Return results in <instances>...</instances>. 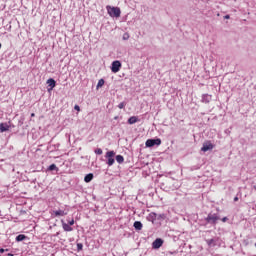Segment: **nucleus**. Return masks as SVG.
<instances>
[{
    "label": "nucleus",
    "mask_w": 256,
    "mask_h": 256,
    "mask_svg": "<svg viewBox=\"0 0 256 256\" xmlns=\"http://www.w3.org/2000/svg\"><path fill=\"white\" fill-rule=\"evenodd\" d=\"M106 9L110 17H121V9L119 7L107 6Z\"/></svg>",
    "instance_id": "1"
},
{
    "label": "nucleus",
    "mask_w": 256,
    "mask_h": 256,
    "mask_svg": "<svg viewBox=\"0 0 256 256\" xmlns=\"http://www.w3.org/2000/svg\"><path fill=\"white\" fill-rule=\"evenodd\" d=\"M113 157H115V151H108L105 155V158L108 159L107 165H109V167L115 163V158Z\"/></svg>",
    "instance_id": "2"
},
{
    "label": "nucleus",
    "mask_w": 256,
    "mask_h": 256,
    "mask_svg": "<svg viewBox=\"0 0 256 256\" xmlns=\"http://www.w3.org/2000/svg\"><path fill=\"white\" fill-rule=\"evenodd\" d=\"M215 145H213V143H211V141H206L203 143V147L201 148V151H203L204 153H207V151H213Z\"/></svg>",
    "instance_id": "3"
},
{
    "label": "nucleus",
    "mask_w": 256,
    "mask_h": 256,
    "mask_svg": "<svg viewBox=\"0 0 256 256\" xmlns=\"http://www.w3.org/2000/svg\"><path fill=\"white\" fill-rule=\"evenodd\" d=\"M155 145H161V139H148L145 143L146 147H155Z\"/></svg>",
    "instance_id": "4"
},
{
    "label": "nucleus",
    "mask_w": 256,
    "mask_h": 256,
    "mask_svg": "<svg viewBox=\"0 0 256 256\" xmlns=\"http://www.w3.org/2000/svg\"><path fill=\"white\" fill-rule=\"evenodd\" d=\"M111 71L112 73H119L121 71V62L119 60L112 63Z\"/></svg>",
    "instance_id": "5"
},
{
    "label": "nucleus",
    "mask_w": 256,
    "mask_h": 256,
    "mask_svg": "<svg viewBox=\"0 0 256 256\" xmlns=\"http://www.w3.org/2000/svg\"><path fill=\"white\" fill-rule=\"evenodd\" d=\"M206 221H207V223H212L213 225H215V223H217V221H219V216H217L216 214H209L206 217Z\"/></svg>",
    "instance_id": "6"
},
{
    "label": "nucleus",
    "mask_w": 256,
    "mask_h": 256,
    "mask_svg": "<svg viewBox=\"0 0 256 256\" xmlns=\"http://www.w3.org/2000/svg\"><path fill=\"white\" fill-rule=\"evenodd\" d=\"M152 247H153L154 249H161V247H163V239L157 238V239L152 243Z\"/></svg>",
    "instance_id": "7"
},
{
    "label": "nucleus",
    "mask_w": 256,
    "mask_h": 256,
    "mask_svg": "<svg viewBox=\"0 0 256 256\" xmlns=\"http://www.w3.org/2000/svg\"><path fill=\"white\" fill-rule=\"evenodd\" d=\"M47 85H48V91H53L55 89V86L57 85V82L53 78H50L47 80Z\"/></svg>",
    "instance_id": "8"
},
{
    "label": "nucleus",
    "mask_w": 256,
    "mask_h": 256,
    "mask_svg": "<svg viewBox=\"0 0 256 256\" xmlns=\"http://www.w3.org/2000/svg\"><path fill=\"white\" fill-rule=\"evenodd\" d=\"M54 217H65L67 215V212L64 210H56L53 212Z\"/></svg>",
    "instance_id": "9"
},
{
    "label": "nucleus",
    "mask_w": 256,
    "mask_h": 256,
    "mask_svg": "<svg viewBox=\"0 0 256 256\" xmlns=\"http://www.w3.org/2000/svg\"><path fill=\"white\" fill-rule=\"evenodd\" d=\"M62 222V229H64V231L66 232H71L73 231V227H71V225L65 223V221H61Z\"/></svg>",
    "instance_id": "10"
},
{
    "label": "nucleus",
    "mask_w": 256,
    "mask_h": 256,
    "mask_svg": "<svg viewBox=\"0 0 256 256\" xmlns=\"http://www.w3.org/2000/svg\"><path fill=\"white\" fill-rule=\"evenodd\" d=\"M93 173H89L84 177V181L85 183H91V181H93Z\"/></svg>",
    "instance_id": "11"
},
{
    "label": "nucleus",
    "mask_w": 256,
    "mask_h": 256,
    "mask_svg": "<svg viewBox=\"0 0 256 256\" xmlns=\"http://www.w3.org/2000/svg\"><path fill=\"white\" fill-rule=\"evenodd\" d=\"M134 228L136 229V231H141V229H143V223L139 221L134 222Z\"/></svg>",
    "instance_id": "12"
},
{
    "label": "nucleus",
    "mask_w": 256,
    "mask_h": 256,
    "mask_svg": "<svg viewBox=\"0 0 256 256\" xmlns=\"http://www.w3.org/2000/svg\"><path fill=\"white\" fill-rule=\"evenodd\" d=\"M137 121H139V118L137 116H132L128 119V123L130 125H133L134 123H137Z\"/></svg>",
    "instance_id": "13"
},
{
    "label": "nucleus",
    "mask_w": 256,
    "mask_h": 256,
    "mask_svg": "<svg viewBox=\"0 0 256 256\" xmlns=\"http://www.w3.org/2000/svg\"><path fill=\"white\" fill-rule=\"evenodd\" d=\"M116 161H117V163L121 164L125 161V158L122 155H117Z\"/></svg>",
    "instance_id": "14"
},
{
    "label": "nucleus",
    "mask_w": 256,
    "mask_h": 256,
    "mask_svg": "<svg viewBox=\"0 0 256 256\" xmlns=\"http://www.w3.org/2000/svg\"><path fill=\"white\" fill-rule=\"evenodd\" d=\"M25 239H27V236L23 235V234H19L16 237V241H25Z\"/></svg>",
    "instance_id": "15"
},
{
    "label": "nucleus",
    "mask_w": 256,
    "mask_h": 256,
    "mask_svg": "<svg viewBox=\"0 0 256 256\" xmlns=\"http://www.w3.org/2000/svg\"><path fill=\"white\" fill-rule=\"evenodd\" d=\"M103 85H105V80L100 79V80L98 81V84H97L96 88H97V89H101V87H103Z\"/></svg>",
    "instance_id": "16"
},
{
    "label": "nucleus",
    "mask_w": 256,
    "mask_h": 256,
    "mask_svg": "<svg viewBox=\"0 0 256 256\" xmlns=\"http://www.w3.org/2000/svg\"><path fill=\"white\" fill-rule=\"evenodd\" d=\"M58 170L59 168H57V165L55 164L50 165L48 168V171H58Z\"/></svg>",
    "instance_id": "17"
},
{
    "label": "nucleus",
    "mask_w": 256,
    "mask_h": 256,
    "mask_svg": "<svg viewBox=\"0 0 256 256\" xmlns=\"http://www.w3.org/2000/svg\"><path fill=\"white\" fill-rule=\"evenodd\" d=\"M96 155H103V150L101 148H97L95 150Z\"/></svg>",
    "instance_id": "18"
},
{
    "label": "nucleus",
    "mask_w": 256,
    "mask_h": 256,
    "mask_svg": "<svg viewBox=\"0 0 256 256\" xmlns=\"http://www.w3.org/2000/svg\"><path fill=\"white\" fill-rule=\"evenodd\" d=\"M129 33H124V35H123V40L124 41H127L128 39H129Z\"/></svg>",
    "instance_id": "19"
},
{
    "label": "nucleus",
    "mask_w": 256,
    "mask_h": 256,
    "mask_svg": "<svg viewBox=\"0 0 256 256\" xmlns=\"http://www.w3.org/2000/svg\"><path fill=\"white\" fill-rule=\"evenodd\" d=\"M125 105H127L125 102H122L118 105L119 109H125Z\"/></svg>",
    "instance_id": "20"
},
{
    "label": "nucleus",
    "mask_w": 256,
    "mask_h": 256,
    "mask_svg": "<svg viewBox=\"0 0 256 256\" xmlns=\"http://www.w3.org/2000/svg\"><path fill=\"white\" fill-rule=\"evenodd\" d=\"M77 249H78V251H83V244L78 243L77 244Z\"/></svg>",
    "instance_id": "21"
},
{
    "label": "nucleus",
    "mask_w": 256,
    "mask_h": 256,
    "mask_svg": "<svg viewBox=\"0 0 256 256\" xmlns=\"http://www.w3.org/2000/svg\"><path fill=\"white\" fill-rule=\"evenodd\" d=\"M68 225H70V226L75 225V220H74V219L70 220V221L68 222Z\"/></svg>",
    "instance_id": "22"
},
{
    "label": "nucleus",
    "mask_w": 256,
    "mask_h": 256,
    "mask_svg": "<svg viewBox=\"0 0 256 256\" xmlns=\"http://www.w3.org/2000/svg\"><path fill=\"white\" fill-rule=\"evenodd\" d=\"M74 109H75L76 111H81V108L79 107V105H75V106H74Z\"/></svg>",
    "instance_id": "23"
},
{
    "label": "nucleus",
    "mask_w": 256,
    "mask_h": 256,
    "mask_svg": "<svg viewBox=\"0 0 256 256\" xmlns=\"http://www.w3.org/2000/svg\"><path fill=\"white\" fill-rule=\"evenodd\" d=\"M222 222L226 223L227 222V217L222 218Z\"/></svg>",
    "instance_id": "24"
},
{
    "label": "nucleus",
    "mask_w": 256,
    "mask_h": 256,
    "mask_svg": "<svg viewBox=\"0 0 256 256\" xmlns=\"http://www.w3.org/2000/svg\"><path fill=\"white\" fill-rule=\"evenodd\" d=\"M4 251H9V249H6V250L3 248L0 249V253H3Z\"/></svg>",
    "instance_id": "25"
},
{
    "label": "nucleus",
    "mask_w": 256,
    "mask_h": 256,
    "mask_svg": "<svg viewBox=\"0 0 256 256\" xmlns=\"http://www.w3.org/2000/svg\"><path fill=\"white\" fill-rule=\"evenodd\" d=\"M234 201H235V202L239 201V197H237V196L234 197Z\"/></svg>",
    "instance_id": "26"
},
{
    "label": "nucleus",
    "mask_w": 256,
    "mask_h": 256,
    "mask_svg": "<svg viewBox=\"0 0 256 256\" xmlns=\"http://www.w3.org/2000/svg\"><path fill=\"white\" fill-rule=\"evenodd\" d=\"M224 19H230V16H229V15H226V16L224 17Z\"/></svg>",
    "instance_id": "27"
},
{
    "label": "nucleus",
    "mask_w": 256,
    "mask_h": 256,
    "mask_svg": "<svg viewBox=\"0 0 256 256\" xmlns=\"http://www.w3.org/2000/svg\"><path fill=\"white\" fill-rule=\"evenodd\" d=\"M0 129H5V127H3V124H0Z\"/></svg>",
    "instance_id": "28"
},
{
    "label": "nucleus",
    "mask_w": 256,
    "mask_h": 256,
    "mask_svg": "<svg viewBox=\"0 0 256 256\" xmlns=\"http://www.w3.org/2000/svg\"><path fill=\"white\" fill-rule=\"evenodd\" d=\"M152 215H153L154 217H157V214H156V213H152Z\"/></svg>",
    "instance_id": "29"
},
{
    "label": "nucleus",
    "mask_w": 256,
    "mask_h": 256,
    "mask_svg": "<svg viewBox=\"0 0 256 256\" xmlns=\"http://www.w3.org/2000/svg\"><path fill=\"white\" fill-rule=\"evenodd\" d=\"M31 117H35V113H32V114H31Z\"/></svg>",
    "instance_id": "30"
},
{
    "label": "nucleus",
    "mask_w": 256,
    "mask_h": 256,
    "mask_svg": "<svg viewBox=\"0 0 256 256\" xmlns=\"http://www.w3.org/2000/svg\"><path fill=\"white\" fill-rule=\"evenodd\" d=\"M7 256H13V254H11V253H8V254H7Z\"/></svg>",
    "instance_id": "31"
},
{
    "label": "nucleus",
    "mask_w": 256,
    "mask_h": 256,
    "mask_svg": "<svg viewBox=\"0 0 256 256\" xmlns=\"http://www.w3.org/2000/svg\"><path fill=\"white\" fill-rule=\"evenodd\" d=\"M3 131H7V129H2L1 132L3 133Z\"/></svg>",
    "instance_id": "32"
},
{
    "label": "nucleus",
    "mask_w": 256,
    "mask_h": 256,
    "mask_svg": "<svg viewBox=\"0 0 256 256\" xmlns=\"http://www.w3.org/2000/svg\"><path fill=\"white\" fill-rule=\"evenodd\" d=\"M0 49H1V43H0Z\"/></svg>",
    "instance_id": "33"
}]
</instances>
